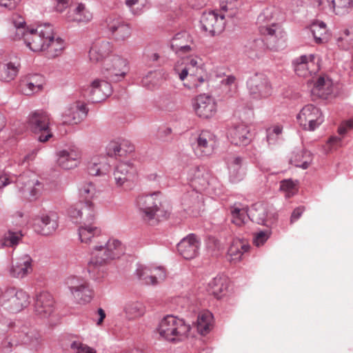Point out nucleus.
<instances>
[{
    "mask_svg": "<svg viewBox=\"0 0 353 353\" xmlns=\"http://www.w3.org/2000/svg\"><path fill=\"white\" fill-rule=\"evenodd\" d=\"M12 23V30L15 32L14 39H22L26 46L33 52L46 50V42L52 37V25L43 23L37 26L36 28H27L24 26L23 19L17 14L13 15Z\"/></svg>",
    "mask_w": 353,
    "mask_h": 353,
    "instance_id": "nucleus-1",
    "label": "nucleus"
},
{
    "mask_svg": "<svg viewBox=\"0 0 353 353\" xmlns=\"http://www.w3.org/2000/svg\"><path fill=\"white\" fill-rule=\"evenodd\" d=\"M174 70L183 85L194 91H199L209 79L205 64L202 59L197 56L185 57L181 64L176 65Z\"/></svg>",
    "mask_w": 353,
    "mask_h": 353,
    "instance_id": "nucleus-2",
    "label": "nucleus"
},
{
    "mask_svg": "<svg viewBox=\"0 0 353 353\" xmlns=\"http://www.w3.org/2000/svg\"><path fill=\"white\" fill-rule=\"evenodd\" d=\"M81 201L69 210L70 216L78 219L92 221L94 217V204L92 200L96 196L97 188L92 182H83L79 187Z\"/></svg>",
    "mask_w": 353,
    "mask_h": 353,
    "instance_id": "nucleus-3",
    "label": "nucleus"
},
{
    "mask_svg": "<svg viewBox=\"0 0 353 353\" xmlns=\"http://www.w3.org/2000/svg\"><path fill=\"white\" fill-rule=\"evenodd\" d=\"M190 330V325L185 324L183 320L168 315L161 320L158 331L168 341H179L188 336Z\"/></svg>",
    "mask_w": 353,
    "mask_h": 353,
    "instance_id": "nucleus-4",
    "label": "nucleus"
},
{
    "mask_svg": "<svg viewBox=\"0 0 353 353\" xmlns=\"http://www.w3.org/2000/svg\"><path fill=\"white\" fill-rule=\"evenodd\" d=\"M163 199V196L160 191L137 197V204L145 221H150L156 218L157 213L161 212Z\"/></svg>",
    "mask_w": 353,
    "mask_h": 353,
    "instance_id": "nucleus-5",
    "label": "nucleus"
},
{
    "mask_svg": "<svg viewBox=\"0 0 353 353\" xmlns=\"http://www.w3.org/2000/svg\"><path fill=\"white\" fill-rule=\"evenodd\" d=\"M50 123V114L42 110L35 111L28 117V127L34 133L40 134L39 136L40 142H46L52 137Z\"/></svg>",
    "mask_w": 353,
    "mask_h": 353,
    "instance_id": "nucleus-6",
    "label": "nucleus"
},
{
    "mask_svg": "<svg viewBox=\"0 0 353 353\" xmlns=\"http://www.w3.org/2000/svg\"><path fill=\"white\" fill-rule=\"evenodd\" d=\"M250 96L256 100L265 99L270 97L273 88L268 77L263 73H256L247 82Z\"/></svg>",
    "mask_w": 353,
    "mask_h": 353,
    "instance_id": "nucleus-7",
    "label": "nucleus"
},
{
    "mask_svg": "<svg viewBox=\"0 0 353 353\" xmlns=\"http://www.w3.org/2000/svg\"><path fill=\"white\" fill-rule=\"evenodd\" d=\"M115 185L124 190L130 189L138 178L136 167L130 162H120L113 173Z\"/></svg>",
    "mask_w": 353,
    "mask_h": 353,
    "instance_id": "nucleus-8",
    "label": "nucleus"
},
{
    "mask_svg": "<svg viewBox=\"0 0 353 353\" xmlns=\"http://www.w3.org/2000/svg\"><path fill=\"white\" fill-rule=\"evenodd\" d=\"M68 288L74 301L79 304L90 303L94 296V290L90 282L82 277H72L68 281Z\"/></svg>",
    "mask_w": 353,
    "mask_h": 353,
    "instance_id": "nucleus-9",
    "label": "nucleus"
},
{
    "mask_svg": "<svg viewBox=\"0 0 353 353\" xmlns=\"http://www.w3.org/2000/svg\"><path fill=\"white\" fill-rule=\"evenodd\" d=\"M2 305L12 312H18L30 303L29 295L21 289L8 288L1 298Z\"/></svg>",
    "mask_w": 353,
    "mask_h": 353,
    "instance_id": "nucleus-10",
    "label": "nucleus"
},
{
    "mask_svg": "<svg viewBox=\"0 0 353 353\" xmlns=\"http://www.w3.org/2000/svg\"><path fill=\"white\" fill-rule=\"evenodd\" d=\"M106 249H104L103 243L92 245L90 252V259L88 264V271L90 276L97 281L101 280L105 274L104 268L109 265L113 260L101 263L105 257Z\"/></svg>",
    "mask_w": 353,
    "mask_h": 353,
    "instance_id": "nucleus-11",
    "label": "nucleus"
},
{
    "mask_svg": "<svg viewBox=\"0 0 353 353\" xmlns=\"http://www.w3.org/2000/svg\"><path fill=\"white\" fill-rule=\"evenodd\" d=\"M128 70L127 61L119 56L110 57L102 63L101 72L111 81H119L125 76Z\"/></svg>",
    "mask_w": 353,
    "mask_h": 353,
    "instance_id": "nucleus-12",
    "label": "nucleus"
},
{
    "mask_svg": "<svg viewBox=\"0 0 353 353\" xmlns=\"http://www.w3.org/2000/svg\"><path fill=\"white\" fill-rule=\"evenodd\" d=\"M225 15L222 12L210 10L203 12L201 18V23L204 31L210 36L219 35L225 29Z\"/></svg>",
    "mask_w": 353,
    "mask_h": 353,
    "instance_id": "nucleus-13",
    "label": "nucleus"
},
{
    "mask_svg": "<svg viewBox=\"0 0 353 353\" xmlns=\"http://www.w3.org/2000/svg\"><path fill=\"white\" fill-rule=\"evenodd\" d=\"M192 108L195 114L203 119H209L217 112V103L212 96L201 94L192 99Z\"/></svg>",
    "mask_w": 353,
    "mask_h": 353,
    "instance_id": "nucleus-14",
    "label": "nucleus"
},
{
    "mask_svg": "<svg viewBox=\"0 0 353 353\" xmlns=\"http://www.w3.org/2000/svg\"><path fill=\"white\" fill-rule=\"evenodd\" d=\"M16 184L22 196L30 201L37 200L41 195L43 185L35 178L22 175L17 179Z\"/></svg>",
    "mask_w": 353,
    "mask_h": 353,
    "instance_id": "nucleus-15",
    "label": "nucleus"
},
{
    "mask_svg": "<svg viewBox=\"0 0 353 353\" xmlns=\"http://www.w3.org/2000/svg\"><path fill=\"white\" fill-rule=\"evenodd\" d=\"M297 119L303 129L311 131L314 130L323 121L320 110L312 104L302 108Z\"/></svg>",
    "mask_w": 353,
    "mask_h": 353,
    "instance_id": "nucleus-16",
    "label": "nucleus"
},
{
    "mask_svg": "<svg viewBox=\"0 0 353 353\" xmlns=\"http://www.w3.org/2000/svg\"><path fill=\"white\" fill-rule=\"evenodd\" d=\"M106 23L107 28L115 41L124 42L130 37L132 28L121 17L110 16L106 19Z\"/></svg>",
    "mask_w": 353,
    "mask_h": 353,
    "instance_id": "nucleus-17",
    "label": "nucleus"
},
{
    "mask_svg": "<svg viewBox=\"0 0 353 353\" xmlns=\"http://www.w3.org/2000/svg\"><path fill=\"white\" fill-rule=\"evenodd\" d=\"M112 92L111 84L106 80L97 78L85 90L84 95L93 103H98L105 100Z\"/></svg>",
    "mask_w": 353,
    "mask_h": 353,
    "instance_id": "nucleus-18",
    "label": "nucleus"
},
{
    "mask_svg": "<svg viewBox=\"0 0 353 353\" xmlns=\"http://www.w3.org/2000/svg\"><path fill=\"white\" fill-rule=\"evenodd\" d=\"M319 58L314 54L302 55L294 62V70L297 75L307 77L319 70Z\"/></svg>",
    "mask_w": 353,
    "mask_h": 353,
    "instance_id": "nucleus-19",
    "label": "nucleus"
},
{
    "mask_svg": "<svg viewBox=\"0 0 353 353\" xmlns=\"http://www.w3.org/2000/svg\"><path fill=\"white\" fill-rule=\"evenodd\" d=\"M83 222V224L79 228L78 233L81 243L85 244L98 245L102 242L104 239L99 228L90 223L92 221H85L79 218Z\"/></svg>",
    "mask_w": 353,
    "mask_h": 353,
    "instance_id": "nucleus-20",
    "label": "nucleus"
},
{
    "mask_svg": "<svg viewBox=\"0 0 353 353\" xmlns=\"http://www.w3.org/2000/svg\"><path fill=\"white\" fill-rule=\"evenodd\" d=\"M216 137L209 130H203L196 139L195 153L199 157H208L214 151Z\"/></svg>",
    "mask_w": 353,
    "mask_h": 353,
    "instance_id": "nucleus-21",
    "label": "nucleus"
},
{
    "mask_svg": "<svg viewBox=\"0 0 353 353\" xmlns=\"http://www.w3.org/2000/svg\"><path fill=\"white\" fill-rule=\"evenodd\" d=\"M193 39L186 31L174 34L171 40V48L179 56H183L193 51Z\"/></svg>",
    "mask_w": 353,
    "mask_h": 353,
    "instance_id": "nucleus-22",
    "label": "nucleus"
},
{
    "mask_svg": "<svg viewBox=\"0 0 353 353\" xmlns=\"http://www.w3.org/2000/svg\"><path fill=\"white\" fill-rule=\"evenodd\" d=\"M87 115V108L84 103L77 101L67 106L62 113L63 123L76 124L83 120Z\"/></svg>",
    "mask_w": 353,
    "mask_h": 353,
    "instance_id": "nucleus-23",
    "label": "nucleus"
},
{
    "mask_svg": "<svg viewBox=\"0 0 353 353\" xmlns=\"http://www.w3.org/2000/svg\"><path fill=\"white\" fill-rule=\"evenodd\" d=\"M45 83L44 77L39 74H30L21 78L19 83L21 92L31 96L42 90Z\"/></svg>",
    "mask_w": 353,
    "mask_h": 353,
    "instance_id": "nucleus-24",
    "label": "nucleus"
},
{
    "mask_svg": "<svg viewBox=\"0 0 353 353\" xmlns=\"http://www.w3.org/2000/svg\"><path fill=\"white\" fill-rule=\"evenodd\" d=\"M36 221L37 231L43 235L52 234L59 227V215L53 211L41 214Z\"/></svg>",
    "mask_w": 353,
    "mask_h": 353,
    "instance_id": "nucleus-25",
    "label": "nucleus"
},
{
    "mask_svg": "<svg viewBox=\"0 0 353 353\" xmlns=\"http://www.w3.org/2000/svg\"><path fill=\"white\" fill-rule=\"evenodd\" d=\"M32 258L26 254L18 257L9 270L10 276L22 279L28 276L32 271Z\"/></svg>",
    "mask_w": 353,
    "mask_h": 353,
    "instance_id": "nucleus-26",
    "label": "nucleus"
},
{
    "mask_svg": "<svg viewBox=\"0 0 353 353\" xmlns=\"http://www.w3.org/2000/svg\"><path fill=\"white\" fill-rule=\"evenodd\" d=\"M200 242L194 234H190L183 239L177 245L179 254L185 259H192L197 254Z\"/></svg>",
    "mask_w": 353,
    "mask_h": 353,
    "instance_id": "nucleus-27",
    "label": "nucleus"
},
{
    "mask_svg": "<svg viewBox=\"0 0 353 353\" xmlns=\"http://www.w3.org/2000/svg\"><path fill=\"white\" fill-rule=\"evenodd\" d=\"M228 138L236 145H245L250 141L248 127L244 123L234 125L228 130Z\"/></svg>",
    "mask_w": 353,
    "mask_h": 353,
    "instance_id": "nucleus-28",
    "label": "nucleus"
},
{
    "mask_svg": "<svg viewBox=\"0 0 353 353\" xmlns=\"http://www.w3.org/2000/svg\"><path fill=\"white\" fill-rule=\"evenodd\" d=\"M104 249H106L105 257L101 259V263H105L108 260H115L119 259L124 254L125 245L118 239L110 238L107 241L105 239H102Z\"/></svg>",
    "mask_w": 353,
    "mask_h": 353,
    "instance_id": "nucleus-29",
    "label": "nucleus"
},
{
    "mask_svg": "<svg viewBox=\"0 0 353 353\" xmlns=\"http://www.w3.org/2000/svg\"><path fill=\"white\" fill-rule=\"evenodd\" d=\"M112 44L107 41H98L92 44L89 51L90 61L98 63L104 61L108 59L109 54L112 52Z\"/></svg>",
    "mask_w": 353,
    "mask_h": 353,
    "instance_id": "nucleus-30",
    "label": "nucleus"
},
{
    "mask_svg": "<svg viewBox=\"0 0 353 353\" xmlns=\"http://www.w3.org/2000/svg\"><path fill=\"white\" fill-rule=\"evenodd\" d=\"M34 308L38 315L42 317L49 316L54 310V300L52 295L47 292H42L37 294Z\"/></svg>",
    "mask_w": 353,
    "mask_h": 353,
    "instance_id": "nucleus-31",
    "label": "nucleus"
},
{
    "mask_svg": "<svg viewBox=\"0 0 353 353\" xmlns=\"http://www.w3.org/2000/svg\"><path fill=\"white\" fill-rule=\"evenodd\" d=\"M92 19V14L81 3L72 6L66 14L68 22L88 23Z\"/></svg>",
    "mask_w": 353,
    "mask_h": 353,
    "instance_id": "nucleus-32",
    "label": "nucleus"
},
{
    "mask_svg": "<svg viewBox=\"0 0 353 353\" xmlns=\"http://www.w3.org/2000/svg\"><path fill=\"white\" fill-rule=\"evenodd\" d=\"M15 337L18 339L19 345H28L31 349L37 350L41 344V336L34 329L24 327L15 333Z\"/></svg>",
    "mask_w": 353,
    "mask_h": 353,
    "instance_id": "nucleus-33",
    "label": "nucleus"
},
{
    "mask_svg": "<svg viewBox=\"0 0 353 353\" xmlns=\"http://www.w3.org/2000/svg\"><path fill=\"white\" fill-rule=\"evenodd\" d=\"M259 30L261 35L266 37L267 40H270L273 43L269 47L270 48H275L276 42L280 39H283L285 35L281 26L276 22H272L271 24L259 26Z\"/></svg>",
    "mask_w": 353,
    "mask_h": 353,
    "instance_id": "nucleus-34",
    "label": "nucleus"
},
{
    "mask_svg": "<svg viewBox=\"0 0 353 353\" xmlns=\"http://www.w3.org/2000/svg\"><path fill=\"white\" fill-rule=\"evenodd\" d=\"M80 152L75 149L60 151L58 154L57 163L60 167L65 170L73 169L79 163Z\"/></svg>",
    "mask_w": 353,
    "mask_h": 353,
    "instance_id": "nucleus-35",
    "label": "nucleus"
},
{
    "mask_svg": "<svg viewBox=\"0 0 353 353\" xmlns=\"http://www.w3.org/2000/svg\"><path fill=\"white\" fill-rule=\"evenodd\" d=\"M250 246L247 241L234 239L230 245L228 250V259L230 262L236 263L242 259L243 255L248 252Z\"/></svg>",
    "mask_w": 353,
    "mask_h": 353,
    "instance_id": "nucleus-36",
    "label": "nucleus"
},
{
    "mask_svg": "<svg viewBox=\"0 0 353 353\" xmlns=\"http://www.w3.org/2000/svg\"><path fill=\"white\" fill-rule=\"evenodd\" d=\"M333 83L326 75L319 77L311 90L314 97L327 99L332 93Z\"/></svg>",
    "mask_w": 353,
    "mask_h": 353,
    "instance_id": "nucleus-37",
    "label": "nucleus"
},
{
    "mask_svg": "<svg viewBox=\"0 0 353 353\" xmlns=\"http://www.w3.org/2000/svg\"><path fill=\"white\" fill-rule=\"evenodd\" d=\"M190 175L193 188L198 192L205 190L209 184V174L199 167L194 168L191 170Z\"/></svg>",
    "mask_w": 353,
    "mask_h": 353,
    "instance_id": "nucleus-38",
    "label": "nucleus"
},
{
    "mask_svg": "<svg viewBox=\"0 0 353 353\" xmlns=\"http://www.w3.org/2000/svg\"><path fill=\"white\" fill-rule=\"evenodd\" d=\"M134 145H127L117 141H110L106 147V154L110 157L118 158L125 157L128 153L134 151Z\"/></svg>",
    "mask_w": 353,
    "mask_h": 353,
    "instance_id": "nucleus-39",
    "label": "nucleus"
},
{
    "mask_svg": "<svg viewBox=\"0 0 353 353\" xmlns=\"http://www.w3.org/2000/svg\"><path fill=\"white\" fill-rule=\"evenodd\" d=\"M123 312L128 319L134 320L144 315L145 307L143 303L139 301L130 300L125 303Z\"/></svg>",
    "mask_w": 353,
    "mask_h": 353,
    "instance_id": "nucleus-40",
    "label": "nucleus"
},
{
    "mask_svg": "<svg viewBox=\"0 0 353 353\" xmlns=\"http://www.w3.org/2000/svg\"><path fill=\"white\" fill-rule=\"evenodd\" d=\"M110 165L104 157H95L91 159L88 165V171L90 175L101 176L108 172Z\"/></svg>",
    "mask_w": 353,
    "mask_h": 353,
    "instance_id": "nucleus-41",
    "label": "nucleus"
},
{
    "mask_svg": "<svg viewBox=\"0 0 353 353\" xmlns=\"http://www.w3.org/2000/svg\"><path fill=\"white\" fill-rule=\"evenodd\" d=\"M19 64L12 62L0 63V80L10 81L13 80L19 72Z\"/></svg>",
    "mask_w": 353,
    "mask_h": 353,
    "instance_id": "nucleus-42",
    "label": "nucleus"
},
{
    "mask_svg": "<svg viewBox=\"0 0 353 353\" xmlns=\"http://www.w3.org/2000/svg\"><path fill=\"white\" fill-rule=\"evenodd\" d=\"M212 314L209 312L200 313L197 317L196 328L201 335H206L212 330L213 324Z\"/></svg>",
    "mask_w": 353,
    "mask_h": 353,
    "instance_id": "nucleus-43",
    "label": "nucleus"
},
{
    "mask_svg": "<svg viewBox=\"0 0 353 353\" xmlns=\"http://www.w3.org/2000/svg\"><path fill=\"white\" fill-rule=\"evenodd\" d=\"M250 216L252 221L265 225L268 217V207L262 203H256L251 209Z\"/></svg>",
    "mask_w": 353,
    "mask_h": 353,
    "instance_id": "nucleus-44",
    "label": "nucleus"
},
{
    "mask_svg": "<svg viewBox=\"0 0 353 353\" xmlns=\"http://www.w3.org/2000/svg\"><path fill=\"white\" fill-rule=\"evenodd\" d=\"M232 222L238 226H241L248 215L247 208L241 203H234L230 207Z\"/></svg>",
    "mask_w": 353,
    "mask_h": 353,
    "instance_id": "nucleus-45",
    "label": "nucleus"
},
{
    "mask_svg": "<svg viewBox=\"0 0 353 353\" xmlns=\"http://www.w3.org/2000/svg\"><path fill=\"white\" fill-rule=\"evenodd\" d=\"M311 162L312 154L308 151L299 150L293 152L290 158V163L292 164L303 169L307 168Z\"/></svg>",
    "mask_w": 353,
    "mask_h": 353,
    "instance_id": "nucleus-46",
    "label": "nucleus"
},
{
    "mask_svg": "<svg viewBox=\"0 0 353 353\" xmlns=\"http://www.w3.org/2000/svg\"><path fill=\"white\" fill-rule=\"evenodd\" d=\"M48 54L51 57H55L60 54L65 48L64 41L60 37L54 38V30L52 29V37L46 42Z\"/></svg>",
    "mask_w": 353,
    "mask_h": 353,
    "instance_id": "nucleus-47",
    "label": "nucleus"
},
{
    "mask_svg": "<svg viewBox=\"0 0 353 353\" xmlns=\"http://www.w3.org/2000/svg\"><path fill=\"white\" fill-rule=\"evenodd\" d=\"M208 291L210 294L214 296L216 299L221 297V294L223 293L228 288L227 280L224 277H216L209 283Z\"/></svg>",
    "mask_w": 353,
    "mask_h": 353,
    "instance_id": "nucleus-48",
    "label": "nucleus"
},
{
    "mask_svg": "<svg viewBox=\"0 0 353 353\" xmlns=\"http://www.w3.org/2000/svg\"><path fill=\"white\" fill-rule=\"evenodd\" d=\"M242 3V0H223L221 3V12L225 14V17H234Z\"/></svg>",
    "mask_w": 353,
    "mask_h": 353,
    "instance_id": "nucleus-49",
    "label": "nucleus"
},
{
    "mask_svg": "<svg viewBox=\"0 0 353 353\" xmlns=\"http://www.w3.org/2000/svg\"><path fill=\"white\" fill-rule=\"evenodd\" d=\"M278 14V10L275 7L265 8L258 16L256 23L259 26L271 24L275 22Z\"/></svg>",
    "mask_w": 353,
    "mask_h": 353,
    "instance_id": "nucleus-50",
    "label": "nucleus"
},
{
    "mask_svg": "<svg viewBox=\"0 0 353 353\" xmlns=\"http://www.w3.org/2000/svg\"><path fill=\"white\" fill-rule=\"evenodd\" d=\"M311 32L317 43L324 42L327 39V29L323 21H314L310 26Z\"/></svg>",
    "mask_w": 353,
    "mask_h": 353,
    "instance_id": "nucleus-51",
    "label": "nucleus"
},
{
    "mask_svg": "<svg viewBox=\"0 0 353 353\" xmlns=\"http://www.w3.org/2000/svg\"><path fill=\"white\" fill-rule=\"evenodd\" d=\"M23 234L21 232L8 231L1 240L2 246L14 247L21 240Z\"/></svg>",
    "mask_w": 353,
    "mask_h": 353,
    "instance_id": "nucleus-52",
    "label": "nucleus"
},
{
    "mask_svg": "<svg viewBox=\"0 0 353 353\" xmlns=\"http://www.w3.org/2000/svg\"><path fill=\"white\" fill-rule=\"evenodd\" d=\"M152 268L139 266L137 270V274L139 278L146 285H154V276L152 275Z\"/></svg>",
    "mask_w": 353,
    "mask_h": 353,
    "instance_id": "nucleus-53",
    "label": "nucleus"
},
{
    "mask_svg": "<svg viewBox=\"0 0 353 353\" xmlns=\"http://www.w3.org/2000/svg\"><path fill=\"white\" fill-rule=\"evenodd\" d=\"M161 78V74L159 72H150L143 78L142 83L144 86L151 89L159 83Z\"/></svg>",
    "mask_w": 353,
    "mask_h": 353,
    "instance_id": "nucleus-54",
    "label": "nucleus"
},
{
    "mask_svg": "<svg viewBox=\"0 0 353 353\" xmlns=\"http://www.w3.org/2000/svg\"><path fill=\"white\" fill-rule=\"evenodd\" d=\"M283 127L280 125H275L267 130V141L269 144H274L282 133Z\"/></svg>",
    "mask_w": 353,
    "mask_h": 353,
    "instance_id": "nucleus-55",
    "label": "nucleus"
},
{
    "mask_svg": "<svg viewBox=\"0 0 353 353\" xmlns=\"http://www.w3.org/2000/svg\"><path fill=\"white\" fill-rule=\"evenodd\" d=\"M271 232L270 230L256 232L253 234V244L256 247L263 245L270 238Z\"/></svg>",
    "mask_w": 353,
    "mask_h": 353,
    "instance_id": "nucleus-56",
    "label": "nucleus"
},
{
    "mask_svg": "<svg viewBox=\"0 0 353 353\" xmlns=\"http://www.w3.org/2000/svg\"><path fill=\"white\" fill-rule=\"evenodd\" d=\"M341 138L335 136L331 137L323 146L325 152L330 153L337 150L341 146Z\"/></svg>",
    "mask_w": 353,
    "mask_h": 353,
    "instance_id": "nucleus-57",
    "label": "nucleus"
},
{
    "mask_svg": "<svg viewBox=\"0 0 353 353\" xmlns=\"http://www.w3.org/2000/svg\"><path fill=\"white\" fill-rule=\"evenodd\" d=\"M280 189L285 192L287 197H290L296 192L295 183L290 179L282 181L281 182Z\"/></svg>",
    "mask_w": 353,
    "mask_h": 353,
    "instance_id": "nucleus-58",
    "label": "nucleus"
},
{
    "mask_svg": "<svg viewBox=\"0 0 353 353\" xmlns=\"http://www.w3.org/2000/svg\"><path fill=\"white\" fill-rule=\"evenodd\" d=\"M70 348L75 353H97L93 348L79 341H73L70 344Z\"/></svg>",
    "mask_w": 353,
    "mask_h": 353,
    "instance_id": "nucleus-59",
    "label": "nucleus"
},
{
    "mask_svg": "<svg viewBox=\"0 0 353 353\" xmlns=\"http://www.w3.org/2000/svg\"><path fill=\"white\" fill-rule=\"evenodd\" d=\"M152 273L154 276V285L157 284L160 281H163L166 277L165 269L162 267H152Z\"/></svg>",
    "mask_w": 353,
    "mask_h": 353,
    "instance_id": "nucleus-60",
    "label": "nucleus"
},
{
    "mask_svg": "<svg viewBox=\"0 0 353 353\" xmlns=\"http://www.w3.org/2000/svg\"><path fill=\"white\" fill-rule=\"evenodd\" d=\"M223 85L227 86L228 90L232 92H235L237 88L236 78L234 76H227L221 81Z\"/></svg>",
    "mask_w": 353,
    "mask_h": 353,
    "instance_id": "nucleus-61",
    "label": "nucleus"
},
{
    "mask_svg": "<svg viewBox=\"0 0 353 353\" xmlns=\"http://www.w3.org/2000/svg\"><path fill=\"white\" fill-rule=\"evenodd\" d=\"M19 345V341L15 337V334L12 336L7 337L2 342V347L5 350H10L11 347Z\"/></svg>",
    "mask_w": 353,
    "mask_h": 353,
    "instance_id": "nucleus-62",
    "label": "nucleus"
},
{
    "mask_svg": "<svg viewBox=\"0 0 353 353\" xmlns=\"http://www.w3.org/2000/svg\"><path fill=\"white\" fill-rule=\"evenodd\" d=\"M352 128H353V120H349L341 124L338 129V132L340 134H344L348 130Z\"/></svg>",
    "mask_w": 353,
    "mask_h": 353,
    "instance_id": "nucleus-63",
    "label": "nucleus"
},
{
    "mask_svg": "<svg viewBox=\"0 0 353 353\" xmlns=\"http://www.w3.org/2000/svg\"><path fill=\"white\" fill-rule=\"evenodd\" d=\"M241 158L239 157H233L229 162V168L230 170L233 169V170H238L241 167Z\"/></svg>",
    "mask_w": 353,
    "mask_h": 353,
    "instance_id": "nucleus-64",
    "label": "nucleus"
}]
</instances>
